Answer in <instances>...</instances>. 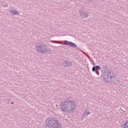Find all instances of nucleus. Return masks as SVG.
<instances>
[{
	"mask_svg": "<svg viewBox=\"0 0 128 128\" xmlns=\"http://www.w3.org/2000/svg\"><path fill=\"white\" fill-rule=\"evenodd\" d=\"M95 68H96V70H100V66H95Z\"/></svg>",
	"mask_w": 128,
	"mask_h": 128,
	"instance_id": "nucleus-11",
	"label": "nucleus"
},
{
	"mask_svg": "<svg viewBox=\"0 0 128 128\" xmlns=\"http://www.w3.org/2000/svg\"><path fill=\"white\" fill-rule=\"evenodd\" d=\"M70 42H68V40H64V44H63L64 45V46H68V43H69Z\"/></svg>",
	"mask_w": 128,
	"mask_h": 128,
	"instance_id": "nucleus-10",
	"label": "nucleus"
},
{
	"mask_svg": "<svg viewBox=\"0 0 128 128\" xmlns=\"http://www.w3.org/2000/svg\"><path fill=\"white\" fill-rule=\"evenodd\" d=\"M76 105L70 100L65 101L61 104V110L64 112H74Z\"/></svg>",
	"mask_w": 128,
	"mask_h": 128,
	"instance_id": "nucleus-1",
	"label": "nucleus"
},
{
	"mask_svg": "<svg viewBox=\"0 0 128 128\" xmlns=\"http://www.w3.org/2000/svg\"><path fill=\"white\" fill-rule=\"evenodd\" d=\"M35 48L38 52L41 54H52V50L50 48H48V46L45 44H36L35 46Z\"/></svg>",
	"mask_w": 128,
	"mask_h": 128,
	"instance_id": "nucleus-2",
	"label": "nucleus"
},
{
	"mask_svg": "<svg viewBox=\"0 0 128 128\" xmlns=\"http://www.w3.org/2000/svg\"><path fill=\"white\" fill-rule=\"evenodd\" d=\"M46 124L51 128H62V124H60L58 121L52 118H48L46 120Z\"/></svg>",
	"mask_w": 128,
	"mask_h": 128,
	"instance_id": "nucleus-3",
	"label": "nucleus"
},
{
	"mask_svg": "<svg viewBox=\"0 0 128 128\" xmlns=\"http://www.w3.org/2000/svg\"><path fill=\"white\" fill-rule=\"evenodd\" d=\"M50 42H54V44H60V42H58V41H54V40H50Z\"/></svg>",
	"mask_w": 128,
	"mask_h": 128,
	"instance_id": "nucleus-12",
	"label": "nucleus"
},
{
	"mask_svg": "<svg viewBox=\"0 0 128 128\" xmlns=\"http://www.w3.org/2000/svg\"><path fill=\"white\" fill-rule=\"evenodd\" d=\"M64 64L66 65L68 64V61H64Z\"/></svg>",
	"mask_w": 128,
	"mask_h": 128,
	"instance_id": "nucleus-14",
	"label": "nucleus"
},
{
	"mask_svg": "<svg viewBox=\"0 0 128 128\" xmlns=\"http://www.w3.org/2000/svg\"><path fill=\"white\" fill-rule=\"evenodd\" d=\"M122 128H128V122H126L122 124Z\"/></svg>",
	"mask_w": 128,
	"mask_h": 128,
	"instance_id": "nucleus-9",
	"label": "nucleus"
},
{
	"mask_svg": "<svg viewBox=\"0 0 128 128\" xmlns=\"http://www.w3.org/2000/svg\"><path fill=\"white\" fill-rule=\"evenodd\" d=\"M10 14H13L14 16H16V14H19L20 12H18L16 10H11L10 12Z\"/></svg>",
	"mask_w": 128,
	"mask_h": 128,
	"instance_id": "nucleus-7",
	"label": "nucleus"
},
{
	"mask_svg": "<svg viewBox=\"0 0 128 128\" xmlns=\"http://www.w3.org/2000/svg\"><path fill=\"white\" fill-rule=\"evenodd\" d=\"M88 114H90V112L86 110L84 112L82 116V118H84L85 116H88Z\"/></svg>",
	"mask_w": 128,
	"mask_h": 128,
	"instance_id": "nucleus-6",
	"label": "nucleus"
},
{
	"mask_svg": "<svg viewBox=\"0 0 128 128\" xmlns=\"http://www.w3.org/2000/svg\"><path fill=\"white\" fill-rule=\"evenodd\" d=\"M96 67L93 66L92 68V72H96Z\"/></svg>",
	"mask_w": 128,
	"mask_h": 128,
	"instance_id": "nucleus-13",
	"label": "nucleus"
},
{
	"mask_svg": "<svg viewBox=\"0 0 128 128\" xmlns=\"http://www.w3.org/2000/svg\"><path fill=\"white\" fill-rule=\"evenodd\" d=\"M80 16L82 18H88V13H84L82 11L80 10Z\"/></svg>",
	"mask_w": 128,
	"mask_h": 128,
	"instance_id": "nucleus-5",
	"label": "nucleus"
},
{
	"mask_svg": "<svg viewBox=\"0 0 128 128\" xmlns=\"http://www.w3.org/2000/svg\"><path fill=\"white\" fill-rule=\"evenodd\" d=\"M64 66H66V65H64Z\"/></svg>",
	"mask_w": 128,
	"mask_h": 128,
	"instance_id": "nucleus-17",
	"label": "nucleus"
},
{
	"mask_svg": "<svg viewBox=\"0 0 128 128\" xmlns=\"http://www.w3.org/2000/svg\"><path fill=\"white\" fill-rule=\"evenodd\" d=\"M72 66V62H68V66Z\"/></svg>",
	"mask_w": 128,
	"mask_h": 128,
	"instance_id": "nucleus-15",
	"label": "nucleus"
},
{
	"mask_svg": "<svg viewBox=\"0 0 128 128\" xmlns=\"http://www.w3.org/2000/svg\"><path fill=\"white\" fill-rule=\"evenodd\" d=\"M114 76L112 74V72H110V70L105 72L103 74V78L104 80H105V82H110V80H112Z\"/></svg>",
	"mask_w": 128,
	"mask_h": 128,
	"instance_id": "nucleus-4",
	"label": "nucleus"
},
{
	"mask_svg": "<svg viewBox=\"0 0 128 128\" xmlns=\"http://www.w3.org/2000/svg\"><path fill=\"white\" fill-rule=\"evenodd\" d=\"M14 104V102H11V104Z\"/></svg>",
	"mask_w": 128,
	"mask_h": 128,
	"instance_id": "nucleus-16",
	"label": "nucleus"
},
{
	"mask_svg": "<svg viewBox=\"0 0 128 128\" xmlns=\"http://www.w3.org/2000/svg\"><path fill=\"white\" fill-rule=\"evenodd\" d=\"M68 44L69 46H72V48H76V44L71 42H69Z\"/></svg>",
	"mask_w": 128,
	"mask_h": 128,
	"instance_id": "nucleus-8",
	"label": "nucleus"
}]
</instances>
